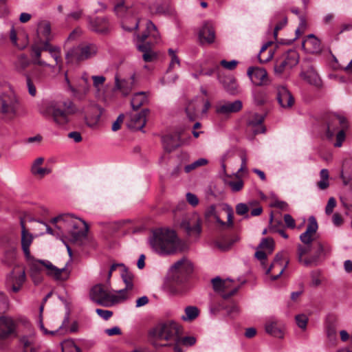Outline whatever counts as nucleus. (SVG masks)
Returning a JSON list of instances; mask_svg holds the SVG:
<instances>
[{
	"label": "nucleus",
	"mask_w": 352,
	"mask_h": 352,
	"mask_svg": "<svg viewBox=\"0 0 352 352\" xmlns=\"http://www.w3.org/2000/svg\"><path fill=\"white\" fill-rule=\"evenodd\" d=\"M220 82L223 84V86L226 91H228L229 94L234 95L238 93L239 86L234 78L228 77L223 81L220 80Z\"/></svg>",
	"instance_id": "45"
},
{
	"label": "nucleus",
	"mask_w": 352,
	"mask_h": 352,
	"mask_svg": "<svg viewBox=\"0 0 352 352\" xmlns=\"http://www.w3.org/2000/svg\"><path fill=\"white\" fill-rule=\"evenodd\" d=\"M296 321L297 325L302 329H305L307 327L308 318L304 314L297 315L296 316Z\"/></svg>",
	"instance_id": "60"
},
{
	"label": "nucleus",
	"mask_w": 352,
	"mask_h": 352,
	"mask_svg": "<svg viewBox=\"0 0 352 352\" xmlns=\"http://www.w3.org/2000/svg\"><path fill=\"white\" fill-rule=\"evenodd\" d=\"M90 89L89 84L79 83L76 87L72 89V95L78 100H82L89 93Z\"/></svg>",
	"instance_id": "38"
},
{
	"label": "nucleus",
	"mask_w": 352,
	"mask_h": 352,
	"mask_svg": "<svg viewBox=\"0 0 352 352\" xmlns=\"http://www.w3.org/2000/svg\"><path fill=\"white\" fill-rule=\"evenodd\" d=\"M168 54L171 58V60L169 64V69L174 68L175 65H177L178 66L180 65V60L179 57L176 54V52L173 49L170 48L168 50Z\"/></svg>",
	"instance_id": "59"
},
{
	"label": "nucleus",
	"mask_w": 352,
	"mask_h": 352,
	"mask_svg": "<svg viewBox=\"0 0 352 352\" xmlns=\"http://www.w3.org/2000/svg\"><path fill=\"white\" fill-rule=\"evenodd\" d=\"M51 223L55 225L58 234H69L74 244L82 245L87 240L88 226L87 223L70 214H64L53 218Z\"/></svg>",
	"instance_id": "1"
},
{
	"label": "nucleus",
	"mask_w": 352,
	"mask_h": 352,
	"mask_svg": "<svg viewBox=\"0 0 352 352\" xmlns=\"http://www.w3.org/2000/svg\"><path fill=\"white\" fill-rule=\"evenodd\" d=\"M272 44V41H268L265 43L261 48L258 58L259 60V62L261 63H265L268 61H270L272 57H273V52L272 50H270L268 52V54L266 56H264V52L266 51V50L268 48L269 46H270Z\"/></svg>",
	"instance_id": "50"
},
{
	"label": "nucleus",
	"mask_w": 352,
	"mask_h": 352,
	"mask_svg": "<svg viewBox=\"0 0 352 352\" xmlns=\"http://www.w3.org/2000/svg\"><path fill=\"white\" fill-rule=\"evenodd\" d=\"M331 250L332 248L329 243L324 242H318L317 250L315 254L313 255L318 256V264L319 263L320 258L326 257L327 256L329 255L331 252Z\"/></svg>",
	"instance_id": "44"
},
{
	"label": "nucleus",
	"mask_w": 352,
	"mask_h": 352,
	"mask_svg": "<svg viewBox=\"0 0 352 352\" xmlns=\"http://www.w3.org/2000/svg\"><path fill=\"white\" fill-rule=\"evenodd\" d=\"M300 76L307 83L316 88L320 89L322 87V81L312 65H309L302 70L300 74Z\"/></svg>",
	"instance_id": "22"
},
{
	"label": "nucleus",
	"mask_w": 352,
	"mask_h": 352,
	"mask_svg": "<svg viewBox=\"0 0 352 352\" xmlns=\"http://www.w3.org/2000/svg\"><path fill=\"white\" fill-rule=\"evenodd\" d=\"M103 109L97 104L94 103L91 104L87 112L86 120L87 124L90 126L96 125L101 117Z\"/></svg>",
	"instance_id": "31"
},
{
	"label": "nucleus",
	"mask_w": 352,
	"mask_h": 352,
	"mask_svg": "<svg viewBox=\"0 0 352 352\" xmlns=\"http://www.w3.org/2000/svg\"><path fill=\"white\" fill-rule=\"evenodd\" d=\"M318 223L314 217L309 218V223L306 230L300 235V240L303 244L311 245L314 241V235L318 230Z\"/></svg>",
	"instance_id": "27"
},
{
	"label": "nucleus",
	"mask_w": 352,
	"mask_h": 352,
	"mask_svg": "<svg viewBox=\"0 0 352 352\" xmlns=\"http://www.w3.org/2000/svg\"><path fill=\"white\" fill-rule=\"evenodd\" d=\"M43 51V50L41 48V47H38L36 45H34L32 46L31 56L32 58V63L42 67H48L53 68L52 65L41 59V52Z\"/></svg>",
	"instance_id": "39"
},
{
	"label": "nucleus",
	"mask_w": 352,
	"mask_h": 352,
	"mask_svg": "<svg viewBox=\"0 0 352 352\" xmlns=\"http://www.w3.org/2000/svg\"><path fill=\"white\" fill-rule=\"evenodd\" d=\"M327 337L330 342H335L336 340L337 331L334 324H329L326 327Z\"/></svg>",
	"instance_id": "58"
},
{
	"label": "nucleus",
	"mask_w": 352,
	"mask_h": 352,
	"mask_svg": "<svg viewBox=\"0 0 352 352\" xmlns=\"http://www.w3.org/2000/svg\"><path fill=\"white\" fill-rule=\"evenodd\" d=\"M225 211L227 213V221L225 222L222 221L219 214L216 211V207L214 205L210 206L205 212V217L209 219H213L216 224L217 228L219 230H228L233 227L234 221H233V209L228 205H226L225 208Z\"/></svg>",
	"instance_id": "10"
},
{
	"label": "nucleus",
	"mask_w": 352,
	"mask_h": 352,
	"mask_svg": "<svg viewBox=\"0 0 352 352\" xmlns=\"http://www.w3.org/2000/svg\"><path fill=\"white\" fill-rule=\"evenodd\" d=\"M254 103L256 105H262L266 102V94L261 90H253L252 92Z\"/></svg>",
	"instance_id": "54"
},
{
	"label": "nucleus",
	"mask_w": 352,
	"mask_h": 352,
	"mask_svg": "<svg viewBox=\"0 0 352 352\" xmlns=\"http://www.w3.org/2000/svg\"><path fill=\"white\" fill-rule=\"evenodd\" d=\"M243 107L242 102L236 100L232 102H224L217 104L215 107L217 114L227 116L230 113L239 112Z\"/></svg>",
	"instance_id": "24"
},
{
	"label": "nucleus",
	"mask_w": 352,
	"mask_h": 352,
	"mask_svg": "<svg viewBox=\"0 0 352 352\" xmlns=\"http://www.w3.org/2000/svg\"><path fill=\"white\" fill-rule=\"evenodd\" d=\"M146 31L137 36L135 45L138 50L143 52L144 60L151 62L157 58V54L151 50L152 45L160 41V36L156 26L151 21L146 22Z\"/></svg>",
	"instance_id": "5"
},
{
	"label": "nucleus",
	"mask_w": 352,
	"mask_h": 352,
	"mask_svg": "<svg viewBox=\"0 0 352 352\" xmlns=\"http://www.w3.org/2000/svg\"><path fill=\"white\" fill-rule=\"evenodd\" d=\"M320 272L319 271H312L311 272V285L314 287H318L321 284L320 279Z\"/></svg>",
	"instance_id": "63"
},
{
	"label": "nucleus",
	"mask_w": 352,
	"mask_h": 352,
	"mask_svg": "<svg viewBox=\"0 0 352 352\" xmlns=\"http://www.w3.org/2000/svg\"><path fill=\"white\" fill-rule=\"evenodd\" d=\"M185 315L182 316L184 321H192L199 315V310L197 307L188 306L185 308Z\"/></svg>",
	"instance_id": "48"
},
{
	"label": "nucleus",
	"mask_w": 352,
	"mask_h": 352,
	"mask_svg": "<svg viewBox=\"0 0 352 352\" xmlns=\"http://www.w3.org/2000/svg\"><path fill=\"white\" fill-rule=\"evenodd\" d=\"M109 285L110 282L105 285L98 284L93 287L89 294L91 299L104 307H111L124 301V298L120 296L117 291L114 293L110 291Z\"/></svg>",
	"instance_id": "6"
},
{
	"label": "nucleus",
	"mask_w": 352,
	"mask_h": 352,
	"mask_svg": "<svg viewBox=\"0 0 352 352\" xmlns=\"http://www.w3.org/2000/svg\"><path fill=\"white\" fill-rule=\"evenodd\" d=\"M16 323L12 318L1 316L0 317V338H6L14 333Z\"/></svg>",
	"instance_id": "29"
},
{
	"label": "nucleus",
	"mask_w": 352,
	"mask_h": 352,
	"mask_svg": "<svg viewBox=\"0 0 352 352\" xmlns=\"http://www.w3.org/2000/svg\"><path fill=\"white\" fill-rule=\"evenodd\" d=\"M212 283L214 290L219 293L223 298H230L238 290V287L233 285L234 281L231 279L222 280L216 277L212 280Z\"/></svg>",
	"instance_id": "13"
},
{
	"label": "nucleus",
	"mask_w": 352,
	"mask_h": 352,
	"mask_svg": "<svg viewBox=\"0 0 352 352\" xmlns=\"http://www.w3.org/2000/svg\"><path fill=\"white\" fill-rule=\"evenodd\" d=\"M44 160L43 157H39L34 160L30 168L32 175L41 179L51 173L52 169L50 168L42 166Z\"/></svg>",
	"instance_id": "32"
},
{
	"label": "nucleus",
	"mask_w": 352,
	"mask_h": 352,
	"mask_svg": "<svg viewBox=\"0 0 352 352\" xmlns=\"http://www.w3.org/2000/svg\"><path fill=\"white\" fill-rule=\"evenodd\" d=\"M48 52L50 53L52 57L54 58L56 64H58L61 60L60 47L53 46L51 49H49Z\"/></svg>",
	"instance_id": "61"
},
{
	"label": "nucleus",
	"mask_w": 352,
	"mask_h": 352,
	"mask_svg": "<svg viewBox=\"0 0 352 352\" xmlns=\"http://www.w3.org/2000/svg\"><path fill=\"white\" fill-rule=\"evenodd\" d=\"M38 36L45 40H51V27L47 21H43L38 23L37 28Z\"/></svg>",
	"instance_id": "43"
},
{
	"label": "nucleus",
	"mask_w": 352,
	"mask_h": 352,
	"mask_svg": "<svg viewBox=\"0 0 352 352\" xmlns=\"http://www.w3.org/2000/svg\"><path fill=\"white\" fill-rule=\"evenodd\" d=\"M172 270L176 282L182 283L187 276L192 273L193 266L189 260L182 258L172 266Z\"/></svg>",
	"instance_id": "15"
},
{
	"label": "nucleus",
	"mask_w": 352,
	"mask_h": 352,
	"mask_svg": "<svg viewBox=\"0 0 352 352\" xmlns=\"http://www.w3.org/2000/svg\"><path fill=\"white\" fill-rule=\"evenodd\" d=\"M148 112V109H144L139 113H131L127 123L128 127L133 130L142 131L146 123V116Z\"/></svg>",
	"instance_id": "23"
},
{
	"label": "nucleus",
	"mask_w": 352,
	"mask_h": 352,
	"mask_svg": "<svg viewBox=\"0 0 352 352\" xmlns=\"http://www.w3.org/2000/svg\"><path fill=\"white\" fill-rule=\"evenodd\" d=\"M163 142L166 150H167L168 152H170L179 146V144L178 143V141L176 140V138L170 135H166L164 137Z\"/></svg>",
	"instance_id": "52"
},
{
	"label": "nucleus",
	"mask_w": 352,
	"mask_h": 352,
	"mask_svg": "<svg viewBox=\"0 0 352 352\" xmlns=\"http://www.w3.org/2000/svg\"><path fill=\"white\" fill-rule=\"evenodd\" d=\"M148 96L146 92L141 91L135 94L131 99V104L134 110L138 109L141 106L147 104Z\"/></svg>",
	"instance_id": "40"
},
{
	"label": "nucleus",
	"mask_w": 352,
	"mask_h": 352,
	"mask_svg": "<svg viewBox=\"0 0 352 352\" xmlns=\"http://www.w3.org/2000/svg\"><path fill=\"white\" fill-rule=\"evenodd\" d=\"M347 128V122L342 116L333 115L327 122V136L331 138L336 131Z\"/></svg>",
	"instance_id": "21"
},
{
	"label": "nucleus",
	"mask_w": 352,
	"mask_h": 352,
	"mask_svg": "<svg viewBox=\"0 0 352 352\" xmlns=\"http://www.w3.org/2000/svg\"><path fill=\"white\" fill-rule=\"evenodd\" d=\"M202 102L198 98H195L186 104V113L190 120H195L198 117L199 111L197 107Z\"/></svg>",
	"instance_id": "37"
},
{
	"label": "nucleus",
	"mask_w": 352,
	"mask_h": 352,
	"mask_svg": "<svg viewBox=\"0 0 352 352\" xmlns=\"http://www.w3.org/2000/svg\"><path fill=\"white\" fill-rule=\"evenodd\" d=\"M20 342L23 348V352H35L34 348V337L33 335L23 336Z\"/></svg>",
	"instance_id": "46"
},
{
	"label": "nucleus",
	"mask_w": 352,
	"mask_h": 352,
	"mask_svg": "<svg viewBox=\"0 0 352 352\" xmlns=\"http://www.w3.org/2000/svg\"><path fill=\"white\" fill-rule=\"evenodd\" d=\"M247 74L256 86L266 85L269 82L267 73L263 67H250L248 69Z\"/></svg>",
	"instance_id": "18"
},
{
	"label": "nucleus",
	"mask_w": 352,
	"mask_h": 352,
	"mask_svg": "<svg viewBox=\"0 0 352 352\" xmlns=\"http://www.w3.org/2000/svg\"><path fill=\"white\" fill-rule=\"evenodd\" d=\"M179 332V327L174 322L160 324L151 331L150 340L156 349L168 346L180 340Z\"/></svg>",
	"instance_id": "4"
},
{
	"label": "nucleus",
	"mask_w": 352,
	"mask_h": 352,
	"mask_svg": "<svg viewBox=\"0 0 352 352\" xmlns=\"http://www.w3.org/2000/svg\"><path fill=\"white\" fill-rule=\"evenodd\" d=\"M303 47H310L309 49L311 52H316L320 49V41L314 34H309L302 43Z\"/></svg>",
	"instance_id": "42"
},
{
	"label": "nucleus",
	"mask_w": 352,
	"mask_h": 352,
	"mask_svg": "<svg viewBox=\"0 0 352 352\" xmlns=\"http://www.w3.org/2000/svg\"><path fill=\"white\" fill-rule=\"evenodd\" d=\"M259 248L271 254L274 249V241L272 238H264L262 239Z\"/></svg>",
	"instance_id": "55"
},
{
	"label": "nucleus",
	"mask_w": 352,
	"mask_h": 352,
	"mask_svg": "<svg viewBox=\"0 0 352 352\" xmlns=\"http://www.w3.org/2000/svg\"><path fill=\"white\" fill-rule=\"evenodd\" d=\"M10 40H11L12 43H13V45H14L15 46H16L18 48H19L21 50L24 49L28 45V41L27 38H25V41H24L23 43H22V44L17 43L16 33L13 27L12 28V29L10 30Z\"/></svg>",
	"instance_id": "57"
},
{
	"label": "nucleus",
	"mask_w": 352,
	"mask_h": 352,
	"mask_svg": "<svg viewBox=\"0 0 352 352\" xmlns=\"http://www.w3.org/2000/svg\"><path fill=\"white\" fill-rule=\"evenodd\" d=\"M181 226L190 236H198L201 232V220L197 213H193L184 219Z\"/></svg>",
	"instance_id": "16"
},
{
	"label": "nucleus",
	"mask_w": 352,
	"mask_h": 352,
	"mask_svg": "<svg viewBox=\"0 0 352 352\" xmlns=\"http://www.w3.org/2000/svg\"><path fill=\"white\" fill-rule=\"evenodd\" d=\"M21 248L24 252L25 256L28 260L33 259L30 251V246L31 245L34 236L25 228L24 221L21 220Z\"/></svg>",
	"instance_id": "26"
},
{
	"label": "nucleus",
	"mask_w": 352,
	"mask_h": 352,
	"mask_svg": "<svg viewBox=\"0 0 352 352\" xmlns=\"http://www.w3.org/2000/svg\"><path fill=\"white\" fill-rule=\"evenodd\" d=\"M116 14L122 19V27L126 31H132L138 28V8L136 6L126 3L123 0L118 3L114 8Z\"/></svg>",
	"instance_id": "7"
},
{
	"label": "nucleus",
	"mask_w": 352,
	"mask_h": 352,
	"mask_svg": "<svg viewBox=\"0 0 352 352\" xmlns=\"http://www.w3.org/2000/svg\"><path fill=\"white\" fill-rule=\"evenodd\" d=\"M38 265L44 266L47 270V274L52 276L56 280L65 281L69 276V272L66 267L58 269L50 261L46 260H35L32 264L33 267L40 270Z\"/></svg>",
	"instance_id": "12"
},
{
	"label": "nucleus",
	"mask_w": 352,
	"mask_h": 352,
	"mask_svg": "<svg viewBox=\"0 0 352 352\" xmlns=\"http://www.w3.org/2000/svg\"><path fill=\"white\" fill-rule=\"evenodd\" d=\"M287 264V263L283 265L281 261V256L279 254H277L271 266L267 269L266 274H269L272 270H276L277 272L276 275L272 276L271 278L273 280H276L285 271Z\"/></svg>",
	"instance_id": "35"
},
{
	"label": "nucleus",
	"mask_w": 352,
	"mask_h": 352,
	"mask_svg": "<svg viewBox=\"0 0 352 352\" xmlns=\"http://www.w3.org/2000/svg\"><path fill=\"white\" fill-rule=\"evenodd\" d=\"M39 113L58 126H65L70 121V116L75 114L77 108L70 100H58L45 102L38 107Z\"/></svg>",
	"instance_id": "3"
},
{
	"label": "nucleus",
	"mask_w": 352,
	"mask_h": 352,
	"mask_svg": "<svg viewBox=\"0 0 352 352\" xmlns=\"http://www.w3.org/2000/svg\"><path fill=\"white\" fill-rule=\"evenodd\" d=\"M263 120L264 117L262 115L255 113L254 118L248 120V127L252 131L254 135L265 131V129L263 125Z\"/></svg>",
	"instance_id": "34"
},
{
	"label": "nucleus",
	"mask_w": 352,
	"mask_h": 352,
	"mask_svg": "<svg viewBox=\"0 0 352 352\" xmlns=\"http://www.w3.org/2000/svg\"><path fill=\"white\" fill-rule=\"evenodd\" d=\"M320 181L318 182L317 186L320 190H325L329 186V170L326 168H323L320 172Z\"/></svg>",
	"instance_id": "51"
},
{
	"label": "nucleus",
	"mask_w": 352,
	"mask_h": 352,
	"mask_svg": "<svg viewBox=\"0 0 352 352\" xmlns=\"http://www.w3.org/2000/svg\"><path fill=\"white\" fill-rule=\"evenodd\" d=\"M61 348L62 352H81L80 348L72 340H67L63 342Z\"/></svg>",
	"instance_id": "53"
},
{
	"label": "nucleus",
	"mask_w": 352,
	"mask_h": 352,
	"mask_svg": "<svg viewBox=\"0 0 352 352\" xmlns=\"http://www.w3.org/2000/svg\"><path fill=\"white\" fill-rule=\"evenodd\" d=\"M149 243L153 250L160 255L173 254L185 249V243L178 239L176 233L165 228L153 230Z\"/></svg>",
	"instance_id": "2"
},
{
	"label": "nucleus",
	"mask_w": 352,
	"mask_h": 352,
	"mask_svg": "<svg viewBox=\"0 0 352 352\" xmlns=\"http://www.w3.org/2000/svg\"><path fill=\"white\" fill-rule=\"evenodd\" d=\"M25 270L16 267L6 276V284L10 287L12 292L16 293L22 287L25 281Z\"/></svg>",
	"instance_id": "14"
},
{
	"label": "nucleus",
	"mask_w": 352,
	"mask_h": 352,
	"mask_svg": "<svg viewBox=\"0 0 352 352\" xmlns=\"http://www.w3.org/2000/svg\"><path fill=\"white\" fill-rule=\"evenodd\" d=\"M299 61L298 54L296 51H289L283 54L276 62L274 71L276 74H281L285 70L295 67Z\"/></svg>",
	"instance_id": "11"
},
{
	"label": "nucleus",
	"mask_w": 352,
	"mask_h": 352,
	"mask_svg": "<svg viewBox=\"0 0 352 352\" xmlns=\"http://www.w3.org/2000/svg\"><path fill=\"white\" fill-rule=\"evenodd\" d=\"M265 331L274 337L282 338L283 336L282 327L276 320H269L265 324Z\"/></svg>",
	"instance_id": "41"
},
{
	"label": "nucleus",
	"mask_w": 352,
	"mask_h": 352,
	"mask_svg": "<svg viewBox=\"0 0 352 352\" xmlns=\"http://www.w3.org/2000/svg\"><path fill=\"white\" fill-rule=\"evenodd\" d=\"M220 64L221 65L224 67L225 69H228V70H233L236 68L237 64H238V62L235 60H230V61H227L226 60H222L221 62H220Z\"/></svg>",
	"instance_id": "64"
},
{
	"label": "nucleus",
	"mask_w": 352,
	"mask_h": 352,
	"mask_svg": "<svg viewBox=\"0 0 352 352\" xmlns=\"http://www.w3.org/2000/svg\"><path fill=\"white\" fill-rule=\"evenodd\" d=\"M87 20L89 21V28L91 31L104 34L109 30V23L105 17H96L94 19L88 17Z\"/></svg>",
	"instance_id": "28"
},
{
	"label": "nucleus",
	"mask_w": 352,
	"mask_h": 352,
	"mask_svg": "<svg viewBox=\"0 0 352 352\" xmlns=\"http://www.w3.org/2000/svg\"><path fill=\"white\" fill-rule=\"evenodd\" d=\"M120 275L123 282L125 284V287L117 292L119 296L124 297V300H126L131 296L132 292L134 289V275L129 270L127 267L124 268V270H122L120 272Z\"/></svg>",
	"instance_id": "19"
},
{
	"label": "nucleus",
	"mask_w": 352,
	"mask_h": 352,
	"mask_svg": "<svg viewBox=\"0 0 352 352\" xmlns=\"http://www.w3.org/2000/svg\"><path fill=\"white\" fill-rule=\"evenodd\" d=\"M93 86L96 89V97L101 98V87L104 85L106 78L104 76H92Z\"/></svg>",
	"instance_id": "49"
},
{
	"label": "nucleus",
	"mask_w": 352,
	"mask_h": 352,
	"mask_svg": "<svg viewBox=\"0 0 352 352\" xmlns=\"http://www.w3.org/2000/svg\"><path fill=\"white\" fill-rule=\"evenodd\" d=\"M46 77V73L44 70L35 68L32 71L31 76L25 74L26 83L28 93L30 96L34 97L36 95V88L35 83H38Z\"/></svg>",
	"instance_id": "20"
},
{
	"label": "nucleus",
	"mask_w": 352,
	"mask_h": 352,
	"mask_svg": "<svg viewBox=\"0 0 352 352\" xmlns=\"http://www.w3.org/2000/svg\"><path fill=\"white\" fill-rule=\"evenodd\" d=\"M228 185L233 192H239L243 187V182L241 179L230 181L228 182Z\"/></svg>",
	"instance_id": "62"
},
{
	"label": "nucleus",
	"mask_w": 352,
	"mask_h": 352,
	"mask_svg": "<svg viewBox=\"0 0 352 352\" xmlns=\"http://www.w3.org/2000/svg\"><path fill=\"white\" fill-rule=\"evenodd\" d=\"M115 81V89L120 90L124 96H127L133 86L135 76H131L129 80H120L118 76H116Z\"/></svg>",
	"instance_id": "33"
},
{
	"label": "nucleus",
	"mask_w": 352,
	"mask_h": 352,
	"mask_svg": "<svg viewBox=\"0 0 352 352\" xmlns=\"http://www.w3.org/2000/svg\"><path fill=\"white\" fill-rule=\"evenodd\" d=\"M98 51L94 43H81L67 50L65 59L69 64H76L94 57Z\"/></svg>",
	"instance_id": "8"
},
{
	"label": "nucleus",
	"mask_w": 352,
	"mask_h": 352,
	"mask_svg": "<svg viewBox=\"0 0 352 352\" xmlns=\"http://www.w3.org/2000/svg\"><path fill=\"white\" fill-rule=\"evenodd\" d=\"M277 100L282 108L288 109L293 106L294 98L285 87H279L277 89Z\"/></svg>",
	"instance_id": "30"
},
{
	"label": "nucleus",
	"mask_w": 352,
	"mask_h": 352,
	"mask_svg": "<svg viewBox=\"0 0 352 352\" xmlns=\"http://www.w3.org/2000/svg\"><path fill=\"white\" fill-rule=\"evenodd\" d=\"M311 250V245L298 244L297 245V258L300 263L305 267L316 266L318 265V256H305Z\"/></svg>",
	"instance_id": "17"
},
{
	"label": "nucleus",
	"mask_w": 352,
	"mask_h": 352,
	"mask_svg": "<svg viewBox=\"0 0 352 352\" xmlns=\"http://www.w3.org/2000/svg\"><path fill=\"white\" fill-rule=\"evenodd\" d=\"M208 160L205 158H199L194 162L186 165L184 168L186 173H190L192 170L202 166H205L208 164Z\"/></svg>",
	"instance_id": "56"
},
{
	"label": "nucleus",
	"mask_w": 352,
	"mask_h": 352,
	"mask_svg": "<svg viewBox=\"0 0 352 352\" xmlns=\"http://www.w3.org/2000/svg\"><path fill=\"white\" fill-rule=\"evenodd\" d=\"M30 65V60L25 54L20 55L14 63L15 69L19 72H23Z\"/></svg>",
	"instance_id": "47"
},
{
	"label": "nucleus",
	"mask_w": 352,
	"mask_h": 352,
	"mask_svg": "<svg viewBox=\"0 0 352 352\" xmlns=\"http://www.w3.org/2000/svg\"><path fill=\"white\" fill-rule=\"evenodd\" d=\"M20 101L16 94L12 91L0 94V113L6 120H13L18 114Z\"/></svg>",
	"instance_id": "9"
},
{
	"label": "nucleus",
	"mask_w": 352,
	"mask_h": 352,
	"mask_svg": "<svg viewBox=\"0 0 352 352\" xmlns=\"http://www.w3.org/2000/svg\"><path fill=\"white\" fill-rule=\"evenodd\" d=\"M69 323V316H66L63 320L62 325L55 331H48L45 328L42 318H40L38 325L40 329L42 331L44 335H50V336H56V335H64L67 333L68 330L65 328V326Z\"/></svg>",
	"instance_id": "36"
},
{
	"label": "nucleus",
	"mask_w": 352,
	"mask_h": 352,
	"mask_svg": "<svg viewBox=\"0 0 352 352\" xmlns=\"http://www.w3.org/2000/svg\"><path fill=\"white\" fill-rule=\"evenodd\" d=\"M199 38L202 44H211L214 42L215 32L211 22L206 21L204 23L199 32Z\"/></svg>",
	"instance_id": "25"
}]
</instances>
